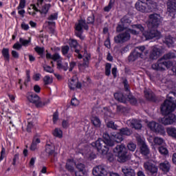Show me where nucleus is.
Here are the masks:
<instances>
[{"mask_svg":"<svg viewBox=\"0 0 176 176\" xmlns=\"http://www.w3.org/2000/svg\"><path fill=\"white\" fill-rule=\"evenodd\" d=\"M164 43L167 45L168 47H172L173 45H174V38L171 36H167L165 37L164 40Z\"/></svg>","mask_w":176,"mask_h":176,"instance_id":"obj_28","label":"nucleus"},{"mask_svg":"<svg viewBox=\"0 0 176 176\" xmlns=\"http://www.w3.org/2000/svg\"><path fill=\"white\" fill-rule=\"evenodd\" d=\"M136 140L138 141V145L140 146H142V145H145V141H144V139L141 138V136H137Z\"/></svg>","mask_w":176,"mask_h":176,"instance_id":"obj_49","label":"nucleus"},{"mask_svg":"<svg viewBox=\"0 0 176 176\" xmlns=\"http://www.w3.org/2000/svg\"><path fill=\"white\" fill-rule=\"evenodd\" d=\"M22 30H24L25 31H27L30 29V25L28 24H26L25 23H22L21 25Z\"/></svg>","mask_w":176,"mask_h":176,"instance_id":"obj_61","label":"nucleus"},{"mask_svg":"<svg viewBox=\"0 0 176 176\" xmlns=\"http://www.w3.org/2000/svg\"><path fill=\"white\" fill-rule=\"evenodd\" d=\"M158 151L161 155H164V156L168 155V150L164 146H160L158 148Z\"/></svg>","mask_w":176,"mask_h":176,"instance_id":"obj_40","label":"nucleus"},{"mask_svg":"<svg viewBox=\"0 0 176 176\" xmlns=\"http://www.w3.org/2000/svg\"><path fill=\"white\" fill-rule=\"evenodd\" d=\"M43 69L45 72H48L49 74H53V72H54V69L47 65L43 66Z\"/></svg>","mask_w":176,"mask_h":176,"instance_id":"obj_46","label":"nucleus"},{"mask_svg":"<svg viewBox=\"0 0 176 176\" xmlns=\"http://www.w3.org/2000/svg\"><path fill=\"white\" fill-rule=\"evenodd\" d=\"M127 148L129 151L134 152V151H135V149L137 148V145L133 142H130L128 144Z\"/></svg>","mask_w":176,"mask_h":176,"instance_id":"obj_47","label":"nucleus"},{"mask_svg":"<svg viewBox=\"0 0 176 176\" xmlns=\"http://www.w3.org/2000/svg\"><path fill=\"white\" fill-rule=\"evenodd\" d=\"M160 53L161 51L160 48L156 46L153 47L152 51L150 53V58H151V60H156L157 58H159Z\"/></svg>","mask_w":176,"mask_h":176,"instance_id":"obj_21","label":"nucleus"},{"mask_svg":"<svg viewBox=\"0 0 176 176\" xmlns=\"http://www.w3.org/2000/svg\"><path fill=\"white\" fill-rule=\"evenodd\" d=\"M149 54V50H146L145 46H138L135 47L133 52L129 55V60L130 61H135L139 57L140 58H146Z\"/></svg>","mask_w":176,"mask_h":176,"instance_id":"obj_4","label":"nucleus"},{"mask_svg":"<svg viewBox=\"0 0 176 176\" xmlns=\"http://www.w3.org/2000/svg\"><path fill=\"white\" fill-rule=\"evenodd\" d=\"M112 137H113V140H115L116 142H122V141H123V135L120 132L116 134H112Z\"/></svg>","mask_w":176,"mask_h":176,"instance_id":"obj_36","label":"nucleus"},{"mask_svg":"<svg viewBox=\"0 0 176 176\" xmlns=\"http://www.w3.org/2000/svg\"><path fill=\"white\" fill-rule=\"evenodd\" d=\"M85 164H78L76 165V168H78V171L85 172Z\"/></svg>","mask_w":176,"mask_h":176,"instance_id":"obj_57","label":"nucleus"},{"mask_svg":"<svg viewBox=\"0 0 176 176\" xmlns=\"http://www.w3.org/2000/svg\"><path fill=\"white\" fill-rule=\"evenodd\" d=\"M123 85L126 91H129V82H127V80L123 81Z\"/></svg>","mask_w":176,"mask_h":176,"instance_id":"obj_64","label":"nucleus"},{"mask_svg":"<svg viewBox=\"0 0 176 176\" xmlns=\"http://www.w3.org/2000/svg\"><path fill=\"white\" fill-rule=\"evenodd\" d=\"M140 152L142 155H144V156H146L149 155V148H148V146L146 144H143L142 146H140Z\"/></svg>","mask_w":176,"mask_h":176,"instance_id":"obj_31","label":"nucleus"},{"mask_svg":"<svg viewBox=\"0 0 176 176\" xmlns=\"http://www.w3.org/2000/svg\"><path fill=\"white\" fill-rule=\"evenodd\" d=\"M153 142L156 145H163L164 144V140L159 137L155 138Z\"/></svg>","mask_w":176,"mask_h":176,"instance_id":"obj_44","label":"nucleus"},{"mask_svg":"<svg viewBox=\"0 0 176 176\" xmlns=\"http://www.w3.org/2000/svg\"><path fill=\"white\" fill-rule=\"evenodd\" d=\"M112 6H113V2L112 0L109 1V3L107 6L104 7V12H109L112 9Z\"/></svg>","mask_w":176,"mask_h":176,"instance_id":"obj_52","label":"nucleus"},{"mask_svg":"<svg viewBox=\"0 0 176 176\" xmlns=\"http://www.w3.org/2000/svg\"><path fill=\"white\" fill-rule=\"evenodd\" d=\"M149 54V50H146L145 46H138L135 47L133 52L129 55V60L130 61H135L139 57L140 58H146Z\"/></svg>","mask_w":176,"mask_h":176,"instance_id":"obj_5","label":"nucleus"},{"mask_svg":"<svg viewBox=\"0 0 176 176\" xmlns=\"http://www.w3.org/2000/svg\"><path fill=\"white\" fill-rule=\"evenodd\" d=\"M89 30V25H87V23H86V21L83 19H81L78 21L77 24H76V35L80 39H82V30Z\"/></svg>","mask_w":176,"mask_h":176,"instance_id":"obj_11","label":"nucleus"},{"mask_svg":"<svg viewBox=\"0 0 176 176\" xmlns=\"http://www.w3.org/2000/svg\"><path fill=\"white\" fill-rule=\"evenodd\" d=\"M122 171L124 176H135V171L134 169L129 168L127 166H124L122 168Z\"/></svg>","mask_w":176,"mask_h":176,"instance_id":"obj_23","label":"nucleus"},{"mask_svg":"<svg viewBox=\"0 0 176 176\" xmlns=\"http://www.w3.org/2000/svg\"><path fill=\"white\" fill-rule=\"evenodd\" d=\"M111 68H112V65L111 63H107L105 65V75L107 76L111 75Z\"/></svg>","mask_w":176,"mask_h":176,"instance_id":"obj_45","label":"nucleus"},{"mask_svg":"<svg viewBox=\"0 0 176 176\" xmlns=\"http://www.w3.org/2000/svg\"><path fill=\"white\" fill-rule=\"evenodd\" d=\"M121 23L123 24L126 28L129 27L130 24H131V21L130 20V17L125 16L121 19Z\"/></svg>","mask_w":176,"mask_h":176,"instance_id":"obj_33","label":"nucleus"},{"mask_svg":"<svg viewBox=\"0 0 176 176\" xmlns=\"http://www.w3.org/2000/svg\"><path fill=\"white\" fill-rule=\"evenodd\" d=\"M131 36L129 32H124L114 37L115 43H124L127 41H130Z\"/></svg>","mask_w":176,"mask_h":176,"instance_id":"obj_12","label":"nucleus"},{"mask_svg":"<svg viewBox=\"0 0 176 176\" xmlns=\"http://www.w3.org/2000/svg\"><path fill=\"white\" fill-rule=\"evenodd\" d=\"M24 8H25V0H20L17 10H20V9H24Z\"/></svg>","mask_w":176,"mask_h":176,"instance_id":"obj_53","label":"nucleus"},{"mask_svg":"<svg viewBox=\"0 0 176 176\" xmlns=\"http://www.w3.org/2000/svg\"><path fill=\"white\" fill-rule=\"evenodd\" d=\"M175 108L176 104L174 102V100H173V97L168 95L167 99L161 105V112L162 115H168L161 119V123H162V124L168 126V124L175 123V115L170 114L171 112H174L175 111Z\"/></svg>","mask_w":176,"mask_h":176,"instance_id":"obj_1","label":"nucleus"},{"mask_svg":"<svg viewBox=\"0 0 176 176\" xmlns=\"http://www.w3.org/2000/svg\"><path fill=\"white\" fill-rule=\"evenodd\" d=\"M127 98L129 102L132 104V105H135V104H137V99L134 96H133V95L129 94L127 96Z\"/></svg>","mask_w":176,"mask_h":176,"instance_id":"obj_41","label":"nucleus"},{"mask_svg":"<svg viewBox=\"0 0 176 176\" xmlns=\"http://www.w3.org/2000/svg\"><path fill=\"white\" fill-rule=\"evenodd\" d=\"M57 68L58 69H63V71H67L68 69V63H61V62H57Z\"/></svg>","mask_w":176,"mask_h":176,"instance_id":"obj_35","label":"nucleus"},{"mask_svg":"<svg viewBox=\"0 0 176 176\" xmlns=\"http://www.w3.org/2000/svg\"><path fill=\"white\" fill-rule=\"evenodd\" d=\"M91 123L95 127H101V120L97 116H94L91 119Z\"/></svg>","mask_w":176,"mask_h":176,"instance_id":"obj_30","label":"nucleus"},{"mask_svg":"<svg viewBox=\"0 0 176 176\" xmlns=\"http://www.w3.org/2000/svg\"><path fill=\"white\" fill-rule=\"evenodd\" d=\"M68 52H69V46L65 45L62 47V53L63 56H67V54H68Z\"/></svg>","mask_w":176,"mask_h":176,"instance_id":"obj_51","label":"nucleus"},{"mask_svg":"<svg viewBox=\"0 0 176 176\" xmlns=\"http://www.w3.org/2000/svg\"><path fill=\"white\" fill-rule=\"evenodd\" d=\"M58 120V113L55 112L53 114V122H54V124H56V123L57 122Z\"/></svg>","mask_w":176,"mask_h":176,"instance_id":"obj_59","label":"nucleus"},{"mask_svg":"<svg viewBox=\"0 0 176 176\" xmlns=\"http://www.w3.org/2000/svg\"><path fill=\"white\" fill-rule=\"evenodd\" d=\"M162 24V16L159 14H151L148 16L147 27L148 30L157 28Z\"/></svg>","mask_w":176,"mask_h":176,"instance_id":"obj_9","label":"nucleus"},{"mask_svg":"<svg viewBox=\"0 0 176 176\" xmlns=\"http://www.w3.org/2000/svg\"><path fill=\"white\" fill-rule=\"evenodd\" d=\"M1 53H2V56L4 57V60L6 63H9L10 60V55L9 54V49L3 48Z\"/></svg>","mask_w":176,"mask_h":176,"instance_id":"obj_27","label":"nucleus"},{"mask_svg":"<svg viewBox=\"0 0 176 176\" xmlns=\"http://www.w3.org/2000/svg\"><path fill=\"white\" fill-rule=\"evenodd\" d=\"M69 46L72 49H74V52L76 53L75 56L78 57V58H82V56L80 54V50L78 49L80 47L79 44H78V41L76 40L71 39L69 41Z\"/></svg>","mask_w":176,"mask_h":176,"instance_id":"obj_16","label":"nucleus"},{"mask_svg":"<svg viewBox=\"0 0 176 176\" xmlns=\"http://www.w3.org/2000/svg\"><path fill=\"white\" fill-rule=\"evenodd\" d=\"M71 104L72 107H78V105H79V100H78V99L75 98H72L71 101Z\"/></svg>","mask_w":176,"mask_h":176,"instance_id":"obj_55","label":"nucleus"},{"mask_svg":"<svg viewBox=\"0 0 176 176\" xmlns=\"http://www.w3.org/2000/svg\"><path fill=\"white\" fill-rule=\"evenodd\" d=\"M144 96L147 100H153V94H152V91L149 89L144 90Z\"/></svg>","mask_w":176,"mask_h":176,"instance_id":"obj_39","label":"nucleus"},{"mask_svg":"<svg viewBox=\"0 0 176 176\" xmlns=\"http://www.w3.org/2000/svg\"><path fill=\"white\" fill-rule=\"evenodd\" d=\"M68 85L70 90L80 89L82 87V85L78 82V80H75L74 78L69 80Z\"/></svg>","mask_w":176,"mask_h":176,"instance_id":"obj_22","label":"nucleus"},{"mask_svg":"<svg viewBox=\"0 0 176 176\" xmlns=\"http://www.w3.org/2000/svg\"><path fill=\"white\" fill-rule=\"evenodd\" d=\"M35 52L38 53V54H43V52H45V48L41 47H36L34 48Z\"/></svg>","mask_w":176,"mask_h":176,"instance_id":"obj_54","label":"nucleus"},{"mask_svg":"<svg viewBox=\"0 0 176 176\" xmlns=\"http://www.w3.org/2000/svg\"><path fill=\"white\" fill-rule=\"evenodd\" d=\"M94 23V14L91 15L87 18V24Z\"/></svg>","mask_w":176,"mask_h":176,"instance_id":"obj_56","label":"nucleus"},{"mask_svg":"<svg viewBox=\"0 0 176 176\" xmlns=\"http://www.w3.org/2000/svg\"><path fill=\"white\" fill-rule=\"evenodd\" d=\"M120 133L122 135H131V131L127 127L120 129Z\"/></svg>","mask_w":176,"mask_h":176,"instance_id":"obj_38","label":"nucleus"},{"mask_svg":"<svg viewBox=\"0 0 176 176\" xmlns=\"http://www.w3.org/2000/svg\"><path fill=\"white\" fill-rule=\"evenodd\" d=\"M127 28L123 23L118 24L116 28L117 32H122V31H124Z\"/></svg>","mask_w":176,"mask_h":176,"instance_id":"obj_48","label":"nucleus"},{"mask_svg":"<svg viewBox=\"0 0 176 176\" xmlns=\"http://www.w3.org/2000/svg\"><path fill=\"white\" fill-rule=\"evenodd\" d=\"M114 98L120 102H126L127 96H124L122 92L114 94Z\"/></svg>","mask_w":176,"mask_h":176,"instance_id":"obj_26","label":"nucleus"},{"mask_svg":"<svg viewBox=\"0 0 176 176\" xmlns=\"http://www.w3.org/2000/svg\"><path fill=\"white\" fill-rule=\"evenodd\" d=\"M173 67V62L170 60H164L163 58L159 59L156 63H153L151 66L152 69L154 71H166L168 68Z\"/></svg>","mask_w":176,"mask_h":176,"instance_id":"obj_7","label":"nucleus"},{"mask_svg":"<svg viewBox=\"0 0 176 176\" xmlns=\"http://www.w3.org/2000/svg\"><path fill=\"white\" fill-rule=\"evenodd\" d=\"M43 80L44 85H45L46 86H47V85H52L53 83V78L49 76H44Z\"/></svg>","mask_w":176,"mask_h":176,"instance_id":"obj_37","label":"nucleus"},{"mask_svg":"<svg viewBox=\"0 0 176 176\" xmlns=\"http://www.w3.org/2000/svg\"><path fill=\"white\" fill-rule=\"evenodd\" d=\"M93 175L95 176H105L108 175V170L105 166L99 165L93 169Z\"/></svg>","mask_w":176,"mask_h":176,"instance_id":"obj_15","label":"nucleus"},{"mask_svg":"<svg viewBox=\"0 0 176 176\" xmlns=\"http://www.w3.org/2000/svg\"><path fill=\"white\" fill-rule=\"evenodd\" d=\"M142 3L146 5L147 13H152V12H156L157 9V3L153 0H140Z\"/></svg>","mask_w":176,"mask_h":176,"instance_id":"obj_13","label":"nucleus"},{"mask_svg":"<svg viewBox=\"0 0 176 176\" xmlns=\"http://www.w3.org/2000/svg\"><path fill=\"white\" fill-rule=\"evenodd\" d=\"M143 167L147 173L150 174H156L157 173V166L151 162L147 161L144 163Z\"/></svg>","mask_w":176,"mask_h":176,"instance_id":"obj_14","label":"nucleus"},{"mask_svg":"<svg viewBox=\"0 0 176 176\" xmlns=\"http://www.w3.org/2000/svg\"><path fill=\"white\" fill-rule=\"evenodd\" d=\"M57 19H58V14H57V13H54V14H52L49 16L48 20L53 21V20H57Z\"/></svg>","mask_w":176,"mask_h":176,"instance_id":"obj_58","label":"nucleus"},{"mask_svg":"<svg viewBox=\"0 0 176 176\" xmlns=\"http://www.w3.org/2000/svg\"><path fill=\"white\" fill-rule=\"evenodd\" d=\"M114 153H117L118 158V162L120 163H124L129 160V157H127V151H126V147L123 144L117 145L113 149Z\"/></svg>","mask_w":176,"mask_h":176,"instance_id":"obj_8","label":"nucleus"},{"mask_svg":"<svg viewBox=\"0 0 176 176\" xmlns=\"http://www.w3.org/2000/svg\"><path fill=\"white\" fill-rule=\"evenodd\" d=\"M41 76V74H35L33 76V79H34V80H36V81L40 80Z\"/></svg>","mask_w":176,"mask_h":176,"instance_id":"obj_63","label":"nucleus"},{"mask_svg":"<svg viewBox=\"0 0 176 176\" xmlns=\"http://www.w3.org/2000/svg\"><path fill=\"white\" fill-rule=\"evenodd\" d=\"M107 126L109 129H112L113 130H117L118 129V125L115 124V122L113 121H109L107 123Z\"/></svg>","mask_w":176,"mask_h":176,"instance_id":"obj_42","label":"nucleus"},{"mask_svg":"<svg viewBox=\"0 0 176 176\" xmlns=\"http://www.w3.org/2000/svg\"><path fill=\"white\" fill-rule=\"evenodd\" d=\"M148 127L152 130V131H154L155 133H157L158 134H160L161 135H164L166 134V131H164V128L163 126L159 124V123H157L155 122H150L148 124Z\"/></svg>","mask_w":176,"mask_h":176,"instance_id":"obj_10","label":"nucleus"},{"mask_svg":"<svg viewBox=\"0 0 176 176\" xmlns=\"http://www.w3.org/2000/svg\"><path fill=\"white\" fill-rule=\"evenodd\" d=\"M162 58L166 60H171L173 58H176V55L175 53L174 52H168L167 54H164L162 56Z\"/></svg>","mask_w":176,"mask_h":176,"instance_id":"obj_34","label":"nucleus"},{"mask_svg":"<svg viewBox=\"0 0 176 176\" xmlns=\"http://www.w3.org/2000/svg\"><path fill=\"white\" fill-rule=\"evenodd\" d=\"M158 167L161 171L167 173L171 169V164L168 160H165L158 164Z\"/></svg>","mask_w":176,"mask_h":176,"instance_id":"obj_19","label":"nucleus"},{"mask_svg":"<svg viewBox=\"0 0 176 176\" xmlns=\"http://www.w3.org/2000/svg\"><path fill=\"white\" fill-rule=\"evenodd\" d=\"M53 135H54V137L61 138V137H63V131H60V129L56 128L53 132Z\"/></svg>","mask_w":176,"mask_h":176,"instance_id":"obj_43","label":"nucleus"},{"mask_svg":"<svg viewBox=\"0 0 176 176\" xmlns=\"http://www.w3.org/2000/svg\"><path fill=\"white\" fill-rule=\"evenodd\" d=\"M167 10L172 17L175 16L176 13V0H168L167 2Z\"/></svg>","mask_w":176,"mask_h":176,"instance_id":"obj_17","label":"nucleus"},{"mask_svg":"<svg viewBox=\"0 0 176 176\" xmlns=\"http://www.w3.org/2000/svg\"><path fill=\"white\" fill-rule=\"evenodd\" d=\"M45 152L49 154L50 156L56 155V147L53 143L47 144L45 147Z\"/></svg>","mask_w":176,"mask_h":176,"instance_id":"obj_24","label":"nucleus"},{"mask_svg":"<svg viewBox=\"0 0 176 176\" xmlns=\"http://www.w3.org/2000/svg\"><path fill=\"white\" fill-rule=\"evenodd\" d=\"M145 3H142L141 0H139L136 3H135V8L139 12H142V13H147V10L146 7H145Z\"/></svg>","mask_w":176,"mask_h":176,"instance_id":"obj_25","label":"nucleus"},{"mask_svg":"<svg viewBox=\"0 0 176 176\" xmlns=\"http://www.w3.org/2000/svg\"><path fill=\"white\" fill-rule=\"evenodd\" d=\"M28 101L31 102L32 104H34L36 108H42V107H45V105H47L50 100H47L45 102H42L41 100V97L38 96L36 94L33 92H28L27 95Z\"/></svg>","mask_w":176,"mask_h":176,"instance_id":"obj_6","label":"nucleus"},{"mask_svg":"<svg viewBox=\"0 0 176 176\" xmlns=\"http://www.w3.org/2000/svg\"><path fill=\"white\" fill-rule=\"evenodd\" d=\"M114 145L115 142L111 140V137L107 133H103V140L102 139H98L95 142L91 143V146L96 148L100 155H107L108 151H109L108 146H113Z\"/></svg>","mask_w":176,"mask_h":176,"instance_id":"obj_2","label":"nucleus"},{"mask_svg":"<svg viewBox=\"0 0 176 176\" xmlns=\"http://www.w3.org/2000/svg\"><path fill=\"white\" fill-rule=\"evenodd\" d=\"M19 42L20 43H21L22 46H28V43H30V42H31L30 40H25L23 38H19Z\"/></svg>","mask_w":176,"mask_h":176,"instance_id":"obj_50","label":"nucleus"},{"mask_svg":"<svg viewBox=\"0 0 176 176\" xmlns=\"http://www.w3.org/2000/svg\"><path fill=\"white\" fill-rule=\"evenodd\" d=\"M126 124L132 129H135V130H141L142 128V124H141V121L138 120H129L126 121Z\"/></svg>","mask_w":176,"mask_h":176,"instance_id":"obj_18","label":"nucleus"},{"mask_svg":"<svg viewBox=\"0 0 176 176\" xmlns=\"http://www.w3.org/2000/svg\"><path fill=\"white\" fill-rule=\"evenodd\" d=\"M84 60H91V56H90V54L87 53V51H85L84 55Z\"/></svg>","mask_w":176,"mask_h":176,"instance_id":"obj_60","label":"nucleus"},{"mask_svg":"<svg viewBox=\"0 0 176 176\" xmlns=\"http://www.w3.org/2000/svg\"><path fill=\"white\" fill-rule=\"evenodd\" d=\"M30 6L32 9H33V10H35V12H39V13H41V14L42 15L47 14V12H49V9H50V4L44 5L41 10L38 9V8L36 7V6H35V4H32Z\"/></svg>","mask_w":176,"mask_h":176,"instance_id":"obj_20","label":"nucleus"},{"mask_svg":"<svg viewBox=\"0 0 176 176\" xmlns=\"http://www.w3.org/2000/svg\"><path fill=\"white\" fill-rule=\"evenodd\" d=\"M131 27L133 29H130L129 31L131 34H133V35H138L140 32H142L143 36L146 39H153V38L160 39V38L162 37V34L157 30H148L144 32L145 29L141 24L132 25Z\"/></svg>","mask_w":176,"mask_h":176,"instance_id":"obj_3","label":"nucleus"},{"mask_svg":"<svg viewBox=\"0 0 176 176\" xmlns=\"http://www.w3.org/2000/svg\"><path fill=\"white\" fill-rule=\"evenodd\" d=\"M166 133L170 137L176 138V129L175 127H168L166 129Z\"/></svg>","mask_w":176,"mask_h":176,"instance_id":"obj_32","label":"nucleus"},{"mask_svg":"<svg viewBox=\"0 0 176 176\" xmlns=\"http://www.w3.org/2000/svg\"><path fill=\"white\" fill-rule=\"evenodd\" d=\"M61 58V56L58 54H55L52 56V60H54V61H57V60H60Z\"/></svg>","mask_w":176,"mask_h":176,"instance_id":"obj_62","label":"nucleus"},{"mask_svg":"<svg viewBox=\"0 0 176 176\" xmlns=\"http://www.w3.org/2000/svg\"><path fill=\"white\" fill-rule=\"evenodd\" d=\"M75 164V162H74V160H68L66 163V168L69 171L70 173H74V165Z\"/></svg>","mask_w":176,"mask_h":176,"instance_id":"obj_29","label":"nucleus"}]
</instances>
